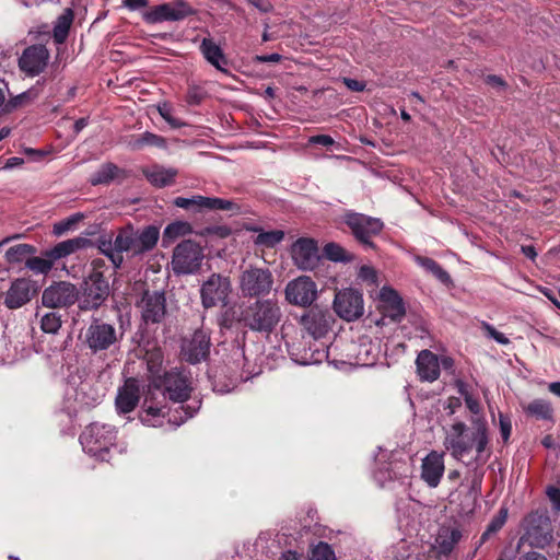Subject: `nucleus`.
<instances>
[{
	"mask_svg": "<svg viewBox=\"0 0 560 560\" xmlns=\"http://www.w3.org/2000/svg\"><path fill=\"white\" fill-rule=\"evenodd\" d=\"M54 259L45 256L37 257L34 255L30 256V259L26 260V268L36 275H47L54 267Z\"/></svg>",
	"mask_w": 560,
	"mask_h": 560,
	"instance_id": "obj_36",
	"label": "nucleus"
},
{
	"mask_svg": "<svg viewBox=\"0 0 560 560\" xmlns=\"http://www.w3.org/2000/svg\"><path fill=\"white\" fill-rule=\"evenodd\" d=\"M462 538L458 528L443 526L439 529L433 548L439 555H450Z\"/></svg>",
	"mask_w": 560,
	"mask_h": 560,
	"instance_id": "obj_26",
	"label": "nucleus"
},
{
	"mask_svg": "<svg viewBox=\"0 0 560 560\" xmlns=\"http://www.w3.org/2000/svg\"><path fill=\"white\" fill-rule=\"evenodd\" d=\"M311 560H336V557L331 547L320 541L312 548Z\"/></svg>",
	"mask_w": 560,
	"mask_h": 560,
	"instance_id": "obj_45",
	"label": "nucleus"
},
{
	"mask_svg": "<svg viewBox=\"0 0 560 560\" xmlns=\"http://www.w3.org/2000/svg\"><path fill=\"white\" fill-rule=\"evenodd\" d=\"M90 241L85 237H74L58 243L52 248L45 252V256L50 257L57 261L63 257L74 254L79 249L86 247Z\"/></svg>",
	"mask_w": 560,
	"mask_h": 560,
	"instance_id": "obj_27",
	"label": "nucleus"
},
{
	"mask_svg": "<svg viewBox=\"0 0 560 560\" xmlns=\"http://www.w3.org/2000/svg\"><path fill=\"white\" fill-rule=\"evenodd\" d=\"M100 249L110 259L115 268H118L121 265L122 255L116 253L115 246L112 245L110 242H102Z\"/></svg>",
	"mask_w": 560,
	"mask_h": 560,
	"instance_id": "obj_50",
	"label": "nucleus"
},
{
	"mask_svg": "<svg viewBox=\"0 0 560 560\" xmlns=\"http://www.w3.org/2000/svg\"><path fill=\"white\" fill-rule=\"evenodd\" d=\"M291 255L294 264L302 270L314 269L319 259L318 247L311 238H299L292 245Z\"/></svg>",
	"mask_w": 560,
	"mask_h": 560,
	"instance_id": "obj_19",
	"label": "nucleus"
},
{
	"mask_svg": "<svg viewBox=\"0 0 560 560\" xmlns=\"http://www.w3.org/2000/svg\"><path fill=\"white\" fill-rule=\"evenodd\" d=\"M192 12L191 8L184 1L159 4L143 14L149 23L164 21H179Z\"/></svg>",
	"mask_w": 560,
	"mask_h": 560,
	"instance_id": "obj_18",
	"label": "nucleus"
},
{
	"mask_svg": "<svg viewBox=\"0 0 560 560\" xmlns=\"http://www.w3.org/2000/svg\"><path fill=\"white\" fill-rule=\"evenodd\" d=\"M174 205L182 209L195 208L197 210H202L206 207V197L200 195H196L190 198L177 197L174 199Z\"/></svg>",
	"mask_w": 560,
	"mask_h": 560,
	"instance_id": "obj_44",
	"label": "nucleus"
},
{
	"mask_svg": "<svg viewBox=\"0 0 560 560\" xmlns=\"http://www.w3.org/2000/svg\"><path fill=\"white\" fill-rule=\"evenodd\" d=\"M203 250L190 240L179 243L173 252L172 268L176 275L196 273L202 262Z\"/></svg>",
	"mask_w": 560,
	"mask_h": 560,
	"instance_id": "obj_7",
	"label": "nucleus"
},
{
	"mask_svg": "<svg viewBox=\"0 0 560 560\" xmlns=\"http://www.w3.org/2000/svg\"><path fill=\"white\" fill-rule=\"evenodd\" d=\"M444 455L432 451L422 459L421 479L430 488H436L444 475Z\"/></svg>",
	"mask_w": 560,
	"mask_h": 560,
	"instance_id": "obj_22",
	"label": "nucleus"
},
{
	"mask_svg": "<svg viewBox=\"0 0 560 560\" xmlns=\"http://www.w3.org/2000/svg\"><path fill=\"white\" fill-rule=\"evenodd\" d=\"M324 253L326 257L331 261H350L352 259V255L347 252L343 247L338 244L329 243L325 246Z\"/></svg>",
	"mask_w": 560,
	"mask_h": 560,
	"instance_id": "obj_40",
	"label": "nucleus"
},
{
	"mask_svg": "<svg viewBox=\"0 0 560 560\" xmlns=\"http://www.w3.org/2000/svg\"><path fill=\"white\" fill-rule=\"evenodd\" d=\"M38 96V93L36 90L34 89H31L20 95H18L15 98H14V105L15 106H22L24 104H27V103H31L33 102L35 98H37Z\"/></svg>",
	"mask_w": 560,
	"mask_h": 560,
	"instance_id": "obj_57",
	"label": "nucleus"
},
{
	"mask_svg": "<svg viewBox=\"0 0 560 560\" xmlns=\"http://www.w3.org/2000/svg\"><path fill=\"white\" fill-rule=\"evenodd\" d=\"M407 470H408V465L406 463H394L390 466V471L387 472L388 477L386 476L385 471H383L382 469H378L375 471L374 478L382 487H384L387 479L393 480V479L401 478L404 476L406 477Z\"/></svg>",
	"mask_w": 560,
	"mask_h": 560,
	"instance_id": "obj_35",
	"label": "nucleus"
},
{
	"mask_svg": "<svg viewBox=\"0 0 560 560\" xmlns=\"http://www.w3.org/2000/svg\"><path fill=\"white\" fill-rule=\"evenodd\" d=\"M142 173L153 186L159 188L172 185L178 174L176 168L162 165H152Z\"/></svg>",
	"mask_w": 560,
	"mask_h": 560,
	"instance_id": "obj_28",
	"label": "nucleus"
},
{
	"mask_svg": "<svg viewBox=\"0 0 560 560\" xmlns=\"http://www.w3.org/2000/svg\"><path fill=\"white\" fill-rule=\"evenodd\" d=\"M232 291L229 277L212 273L200 288V298L203 307L210 308L217 305L226 306Z\"/></svg>",
	"mask_w": 560,
	"mask_h": 560,
	"instance_id": "obj_8",
	"label": "nucleus"
},
{
	"mask_svg": "<svg viewBox=\"0 0 560 560\" xmlns=\"http://www.w3.org/2000/svg\"><path fill=\"white\" fill-rule=\"evenodd\" d=\"M35 283L27 278L13 280L4 293L3 304L9 310H16L27 304L36 294Z\"/></svg>",
	"mask_w": 560,
	"mask_h": 560,
	"instance_id": "obj_16",
	"label": "nucleus"
},
{
	"mask_svg": "<svg viewBox=\"0 0 560 560\" xmlns=\"http://www.w3.org/2000/svg\"><path fill=\"white\" fill-rule=\"evenodd\" d=\"M210 336L205 330H196L189 338L182 342V355L191 363L196 364L206 360L210 352Z\"/></svg>",
	"mask_w": 560,
	"mask_h": 560,
	"instance_id": "obj_17",
	"label": "nucleus"
},
{
	"mask_svg": "<svg viewBox=\"0 0 560 560\" xmlns=\"http://www.w3.org/2000/svg\"><path fill=\"white\" fill-rule=\"evenodd\" d=\"M332 317L327 310L311 308L301 317V325L314 339L324 337L330 329Z\"/></svg>",
	"mask_w": 560,
	"mask_h": 560,
	"instance_id": "obj_20",
	"label": "nucleus"
},
{
	"mask_svg": "<svg viewBox=\"0 0 560 560\" xmlns=\"http://www.w3.org/2000/svg\"><path fill=\"white\" fill-rule=\"evenodd\" d=\"M444 447L451 455L462 460L472 451L476 458H479L486 451L488 444V432L485 421H474V430L470 431L464 422H455L445 430Z\"/></svg>",
	"mask_w": 560,
	"mask_h": 560,
	"instance_id": "obj_2",
	"label": "nucleus"
},
{
	"mask_svg": "<svg viewBox=\"0 0 560 560\" xmlns=\"http://www.w3.org/2000/svg\"><path fill=\"white\" fill-rule=\"evenodd\" d=\"M144 359L149 372V395L144 400L145 418H142V423L153 428L162 427L166 416L165 407L153 405L152 401L158 399V396L174 402L186 401L192 390L191 378L186 372L179 370H172L160 375L163 355L156 346L145 351Z\"/></svg>",
	"mask_w": 560,
	"mask_h": 560,
	"instance_id": "obj_1",
	"label": "nucleus"
},
{
	"mask_svg": "<svg viewBox=\"0 0 560 560\" xmlns=\"http://www.w3.org/2000/svg\"><path fill=\"white\" fill-rule=\"evenodd\" d=\"M159 229L149 226L142 230V252L151 249L159 240Z\"/></svg>",
	"mask_w": 560,
	"mask_h": 560,
	"instance_id": "obj_49",
	"label": "nucleus"
},
{
	"mask_svg": "<svg viewBox=\"0 0 560 560\" xmlns=\"http://www.w3.org/2000/svg\"><path fill=\"white\" fill-rule=\"evenodd\" d=\"M83 219V214L82 213H74L72 214L71 217L56 223L54 225V233L56 235H62L63 233H66L67 231H70L71 229H73V226L79 223L81 220Z\"/></svg>",
	"mask_w": 560,
	"mask_h": 560,
	"instance_id": "obj_47",
	"label": "nucleus"
},
{
	"mask_svg": "<svg viewBox=\"0 0 560 560\" xmlns=\"http://www.w3.org/2000/svg\"><path fill=\"white\" fill-rule=\"evenodd\" d=\"M231 233V229L226 225H213L202 229L197 234L202 237L212 236L217 238H226Z\"/></svg>",
	"mask_w": 560,
	"mask_h": 560,
	"instance_id": "obj_48",
	"label": "nucleus"
},
{
	"mask_svg": "<svg viewBox=\"0 0 560 560\" xmlns=\"http://www.w3.org/2000/svg\"><path fill=\"white\" fill-rule=\"evenodd\" d=\"M78 299L79 291L77 287L67 281H60L46 288L42 294L43 305L51 308L70 306Z\"/></svg>",
	"mask_w": 560,
	"mask_h": 560,
	"instance_id": "obj_14",
	"label": "nucleus"
},
{
	"mask_svg": "<svg viewBox=\"0 0 560 560\" xmlns=\"http://www.w3.org/2000/svg\"><path fill=\"white\" fill-rule=\"evenodd\" d=\"M460 394L464 396L465 404L467 408L475 415L480 412V404L477 398H475L471 394L464 390V385H460L459 388Z\"/></svg>",
	"mask_w": 560,
	"mask_h": 560,
	"instance_id": "obj_54",
	"label": "nucleus"
},
{
	"mask_svg": "<svg viewBox=\"0 0 560 560\" xmlns=\"http://www.w3.org/2000/svg\"><path fill=\"white\" fill-rule=\"evenodd\" d=\"M273 284V277L269 269L249 267L240 277V289L244 296H259L268 294Z\"/></svg>",
	"mask_w": 560,
	"mask_h": 560,
	"instance_id": "obj_9",
	"label": "nucleus"
},
{
	"mask_svg": "<svg viewBox=\"0 0 560 560\" xmlns=\"http://www.w3.org/2000/svg\"><path fill=\"white\" fill-rule=\"evenodd\" d=\"M200 408V400H192L187 406H179L168 417V423L179 427L189 418H192Z\"/></svg>",
	"mask_w": 560,
	"mask_h": 560,
	"instance_id": "obj_33",
	"label": "nucleus"
},
{
	"mask_svg": "<svg viewBox=\"0 0 560 560\" xmlns=\"http://www.w3.org/2000/svg\"><path fill=\"white\" fill-rule=\"evenodd\" d=\"M102 259L92 261V270L83 282L82 292L79 296V307L83 311L100 307L109 295V284L104 277Z\"/></svg>",
	"mask_w": 560,
	"mask_h": 560,
	"instance_id": "obj_3",
	"label": "nucleus"
},
{
	"mask_svg": "<svg viewBox=\"0 0 560 560\" xmlns=\"http://www.w3.org/2000/svg\"><path fill=\"white\" fill-rule=\"evenodd\" d=\"M506 518H508V509L501 508L499 510L498 514L490 521L486 530L483 532L481 539H480V545L483 544L491 535H494L497 532H499L505 524Z\"/></svg>",
	"mask_w": 560,
	"mask_h": 560,
	"instance_id": "obj_39",
	"label": "nucleus"
},
{
	"mask_svg": "<svg viewBox=\"0 0 560 560\" xmlns=\"http://www.w3.org/2000/svg\"><path fill=\"white\" fill-rule=\"evenodd\" d=\"M416 262L427 271L431 272L441 282L448 283L451 281L450 275L435 260L428 257L417 256Z\"/></svg>",
	"mask_w": 560,
	"mask_h": 560,
	"instance_id": "obj_34",
	"label": "nucleus"
},
{
	"mask_svg": "<svg viewBox=\"0 0 560 560\" xmlns=\"http://www.w3.org/2000/svg\"><path fill=\"white\" fill-rule=\"evenodd\" d=\"M247 230L257 233L253 242L256 246L262 248H273L284 238L282 230L264 231L258 226H249Z\"/></svg>",
	"mask_w": 560,
	"mask_h": 560,
	"instance_id": "obj_30",
	"label": "nucleus"
},
{
	"mask_svg": "<svg viewBox=\"0 0 560 560\" xmlns=\"http://www.w3.org/2000/svg\"><path fill=\"white\" fill-rule=\"evenodd\" d=\"M281 560H302V556L296 551L288 550L282 553Z\"/></svg>",
	"mask_w": 560,
	"mask_h": 560,
	"instance_id": "obj_64",
	"label": "nucleus"
},
{
	"mask_svg": "<svg viewBox=\"0 0 560 560\" xmlns=\"http://www.w3.org/2000/svg\"><path fill=\"white\" fill-rule=\"evenodd\" d=\"M248 2L261 12H268L271 9L270 3L265 0H248Z\"/></svg>",
	"mask_w": 560,
	"mask_h": 560,
	"instance_id": "obj_62",
	"label": "nucleus"
},
{
	"mask_svg": "<svg viewBox=\"0 0 560 560\" xmlns=\"http://www.w3.org/2000/svg\"><path fill=\"white\" fill-rule=\"evenodd\" d=\"M334 310L340 318L347 322L360 318L364 313L362 293L351 288L338 291L334 299Z\"/></svg>",
	"mask_w": 560,
	"mask_h": 560,
	"instance_id": "obj_10",
	"label": "nucleus"
},
{
	"mask_svg": "<svg viewBox=\"0 0 560 560\" xmlns=\"http://www.w3.org/2000/svg\"><path fill=\"white\" fill-rule=\"evenodd\" d=\"M117 166L108 163L104 164L96 173L91 177L92 185L105 184L112 180L117 174Z\"/></svg>",
	"mask_w": 560,
	"mask_h": 560,
	"instance_id": "obj_41",
	"label": "nucleus"
},
{
	"mask_svg": "<svg viewBox=\"0 0 560 560\" xmlns=\"http://www.w3.org/2000/svg\"><path fill=\"white\" fill-rule=\"evenodd\" d=\"M546 494L551 502L552 509L555 511H560V488L556 486H548Z\"/></svg>",
	"mask_w": 560,
	"mask_h": 560,
	"instance_id": "obj_56",
	"label": "nucleus"
},
{
	"mask_svg": "<svg viewBox=\"0 0 560 560\" xmlns=\"http://www.w3.org/2000/svg\"><path fill=\"white\" fill-rule=\"evenodd\" d=\"M73 20L74 13L72 8L65 9L62 13L56 19L52 28V37L57 44H62L66 42Z\"/></svg>",
	"mask_w": 560,
	"mask_h": 560,
	"instance_id": "obj_29",
	"label": "nucleus"
},
{
	"mask_svg": "<svg viewBox=\"0 0 560 560\" xmlns=\"http://www.w3.org/2000/svg\"><path fill=\"white\" fill-rule=\"evenodd\" d=\"M255 60L260 63L279 62L282 60V56L277 52L270 55H258L255 57Z\"/></svg>",
	"mask_w": 560,
	"mask_h": 560,
	"instance_id": "obj_60",
	"label": "nucleus"
},
{
	"mask_svg": "<svg viewBox=\"0 0 560 560\" xmlns=\"http://www.w3.org/2000/svg\"><path fill=\"white\" fill-rule=\"evenodd\" d=\"M191 232L192 226L190 225V223L185 221L173 222L165 228L163 233V242H172L175 238L190 234Z\"/></svg>",
	"mask_w": 560,
	"mask_h": 560,
	"instance_id": "obj_38",
	"label": "nucleus"
},
{
	"mask_svg": "<svg viewBox=\"0 0 560 560\" xmlns=\"http://www.w3.org/2000/svg\"><path fill=\"white\" fill-rule=\"evenodd\" d=\"M383 313L393 320H399L405 315L401 298L390 287H383L378 294Z\"/></svg>",
	"mask_w": 560,
	"mask_h": 560,
	"instance_id": "obj_24",
	"label": "nucleus"
},
{
	"mask_svg": "<svg viewBox=\"0 0 560 560\" xmlns=\"http://www.w3.org/2000/svg\"><path fill=\"white\" fill-rule=\"evenodd\" d=\"M116 339V330L109 324L93 323L86 331V342L94 351L109 348Z\"/></svg>",
	"mask_w": 560,
	"mask_h": 560,
	"instance_id": "obj_21",
	"label": "nucleus"
},
{
	"mask_svg": "<svg viewBox=\"0 0 560 560\" xmlns=\"http://www.w3.org/2000/svg\"><path fill=\"white\" fill-rule=\"evenodd\" d=\"M116 434L114 425L94 422L81 433L80 443L88 454L106 460L108 451L115 443Z\"/></svg>",
	"mask_w": 560,
	"mask_h": 560,
	"instance_id": "obj_5",
	"label": "nucleus"
},
{
	"mask_svg": "<svg viewBox=\"0 0 560 560\" xmlns=\"http://www.w3.org/2000/svg\"><path fill=\"white\" fill-rule=\"evenodd\" d=\"M166 315V299L163 292L145 293L142 296V324L156 332Z\"/></svg>",
	"mask_w": 560,
	"mask_h": 560,
	"instance_id": "obj_12",
	"label": "nucleus"
},
{
	"mask_svg": "<svg viewBox=\"0 0 560 560\" xmlns=\"http://www.w3.org/2000/svg\"><path fill=\"white\" fill-rule=\"evenodd\" d=\"M140 396V385L136 377H128L124 386L118 389L116 397V408L119 413H128L138 405Z\"/></svg>",
	"mask_w": 560,
	"mask_h": 560,
	"instance_id": "obj_23",
	"label": "nucleus"
},
{
	"mask_svg": "<svg viewBox=\"0 0 560 560\" xmlns=\"http://www.w3.org/2000/svg\"><path fill=\"white\" fill-rule=\"evenodd\" d=\"M36 253V248L33 245L30 244H18L14 246H11L5 252V260L10 265H18L24 262L26 266V260L30 259L31 255H34Z\"/></svg>",
	"mask_w": 560,
	"mask_h": 560,
	"instance_id": "obj_32",
	"label": "nucleus"
},
{
	"mask_svg": "<svg viewBox=\"0 0 560 560\" xmlns=\"http://www.w3.org/2000/svg\"><path fill=\"white\" fill-rule=\"evenodd\" d=\"M417 372L422 381L434 382L440 376V360L430 350H422L416 360Z\"/></svg>",
	"mask_w": 560,
	"mask_h": 560,
	"instance_id": "obj_25",
	"label": "nucleus"
},
{
	"mask_svg": "<svg viewBox=\"0 0 560 560\" xmlns=\"http://www.w3.org/2000/svg\"><path fill=\"white\" fill-rule=\"evenodd\" d=\"M499 427H500V434L504 443H506L511 436L512 432V422L511 419L504 415L499 413Z\"/></svg>",
	"mask_w": 560,
	"mask_h": 560,
	"instance_id": "obj_52",
	"label": "nucleus"
},
{
	"mask_svg": "<svg viewBox=\"0 0 560 560\" xmlns=\"http://www.w3.org/2000/svg\"><path fill=\"white\" fill-rule=\"evenodd\" d=\"M343 83L351 91L361 92L365 89V83L355 79L345 78Z\"/></svg>",
	"mask_w": 560,
	"mask_h": 560,
	"instance_id": "obj_59",
	"label": "nucleus"
},
{
	"mask_svg": "<svg viewBox=\"0 0 560 560\" xmlns=\"http://www.w3.org/2000/svg\"><path fill=\"white\" fill-rule=\"evenodd\" d=\"M207 210H221V211H235L238 210V206L231 200L218 198V197H206Z\"/></svg>",
	"mask_w": 560,
	"mask_h": 560,
	"instance_id": "obj_43",
	"label": "nucleus"
},
{
	"mask_svg": "<svg viewBox=\"0 0 560 560\" xmlns=\"http://www.w3.org/2000/svg\"><path fill=\"white\" fill-rule=\"evenodd\" d=\"M284 293L290 304L310 306L317 299V285L310 277L301 276L288 282Z\"/></svg>",
	"mask_w": 560,
	"mask_h": 560,
	"instance_id": "obj_13",
	"label": "nucleus"
},
{
	"mask_svg": "<svg viewBox=\"0 0 560 560\" xmlns=\"http://www.w3.org/2000/svg\"><path fill=\"white\" fill-rule=\"evenodd\" d=\"M518 560H547V558L538 552L532 551L522 556Z\"/></svg>",
	"mask_w": 560,
	"mask_h": 560,
	"instance_id": "obj_63",
	"label": "nucleus"
},
{
	"mask_svg": "<svg viewBox=\"0 0 560 560\" xmlns=\"http://www.w3.org/2000/svg\"><path fill=\"white\" fill-rule=\"evenodd\" d=\"M345 223L354 237L365 246H373L371 237L377 235L383 229V222L380 219L357 212L346 213Z\"/></svg>",
	"mask_w": 560,
	"mask_h": 560,
	"instance_id": "obj_11",
	"label": "nucleus"
},
{
	"mask_svg": "<svg viewBox=\"0 0 560 560\" xmlns=\"http://www.w3.org/2000/svg\"><path fill=\"white\" fill-rule=\"evenodd\" d=\"M61 327V318L55 312L46 313L40 318V329L46 334H57Z\"/></svg>",
	"mask_w": 560,
	"mask_h": 560,
	"instance_id": "obj_42",
	"label": "nucleus"
},
{
	"mask_svg": "<svg viewBox=\"0 0 560 560\" xmlns=\"http://www.w3.org/2000/svg\"><path fill=\"white\" fill-rule=\"evenodd\" d=\"M203 57L213 67L219 70H223V66L226 65L225 57L222 49L210 38H205L200 45Z\"/></svg>",
	"mask_w": 560,
	"mask_h": 560,
	"instance_id": "obj_31",
	"label": "nucleus"
},
{
	"mask_svg": "<svg viewBox=\"0 0 560 560\" xmlns=\"http://www.w3.org/2000/svg\"><path fill=\"white\" fill-rule=\"evenodd\" d=\"M551 404L545 399H535L526 407V412L538 419L550 420L552 418Z\"/></svg>",
	"mask_w": 560,
	"mask_h": 560,
	"instance_id": "obj_37",
	"label": "nucleus"
},
{
	"mask_svg": "<svg viewBox=\"0 0 560 560\" xmlns=\"http://www.w3.org/2000/svg\"><path fill=\"white\" fill-rule=\"evenodd\" d=\"M525 539L536 548H545L553 539V528L546 510L529 513L523 522Z\"/></svg>",
	"mask_w": 560,
	"mask_h": 560,
	"instance_id": "obj_6",
	"label": "nucleus"
},
{
	"mask_svg": "<svg viewBox=\"0 0 560 560\" xmlns=\"http://www.w3.org/2000/svg\"><path fill=\"white\" fill-rule=\"evenodd\" d=\"M49 57V50L44 45H32L22 52L19 67L26 75L36 77L44 72Z\"/></svg>",
	"mask_w": 560,
	"mask_h": 560,
	"instance_id": "obj_15",
	"label": "nucleus"
},
{
	"mask_svg": "<svg viewBox=\"0 0 560 560\" xmlns=\"http://www.w3.org/2000/svg\"><path fill=\"white\" fill-rule=\"evenodd\" d=\"M308 143L329 147L335 143V140L328 135H317V136L310 137Z\"/></svg>",
	"mask_w": 560,
	"mask_h": 560,
	"instance_id": "obj_58",
	"label": "nucleus"
},
{
	"mask_svg": "<svg viewBox=\"0 0 560 560\" xmlns=\"http://www.w3.org/2000/svg\"><path fill=\"white\" fill-rule=\"evenodd\" d=\"M133 237L131 232L128 230L121 231L115 238L114 246L117 254L121 255L122 252H127L133 244Z\"/></svg>",
	"mask_w": 560,
	"mask_h": 560,
	"instance_id": "obj_46",
	"label": "nucleus"
},
{
	"mask_svg": "<svg viewBox=\"0 0 560 560\" xmlns=\"http://www.w3.org/2000/svg\"><path fill=\"white\" fill-rule=\"evenodd\" d=\"M143 144L156 148H165L166 142L165 139L161 136L151 132H144L142 133V145Z\"/></svg>",
	"mask_w": 560,
	"mask_h": 560,
	"instance_id": "obj_55",
	"label": "nucleus"
},
{
	"mask_svg": "<svg viewBox=\"0 0 560 560\" xmlns=\"http://www.w3.org/2000/svg\"><path fill=\"white\" fill-rule=\"evenodd\" d=\"M281 308L276 301L257 300L242 313V320L250 330L270 332L281 319Z\"/></svg>",
	"mask_w": 560,
	"mask_h": 560,
	"instance_id": "obj_4",
	"label": "nucleus"
},
{
	"mask_svg": "<svg viewBox=\"0 0 560 560\" xmlns=\"http://www.w3.org/2000/svg\"><path fill=\"white\" fill-rule=\"evenodd\" d=\"M486 81L488 84H490L497 89H504L506 85V83L503 81V79L498 75H488Z\"/></svg>",
	"mask_w": 560,
	"mask_h": 560,
	"instance_id": "obj_61",
	"label": "nucleus"
},
{
	"mask_svg": "<svg viewBox=\"0 0 560 560\" xmlns=\"http://www.w3.org/2000/svg\"><path fill=\"white\" fill-rule=\"evenodd\" d=\"M482 328L485 329V331L487 332V335H488L490 338L494 339L498 343H500V345H509V343H510L509 338H508L504 334H502V332L498 331V330H497L493 326H491L490 324H488V323L483 322V323H482Z\"/></svg>",
	"mask_w": 560,
	"mask_h": 560,
	"instance_id": "obj_53",
	"label": "nucleus"
},
{
	"mask_svg": "<svg viewBox=\"0 0 560 560\" xmlns=\"http://www.w3.org/2000/svg\"><path fill=\"white\" fill-rule=\"evenodd\" d=\"M358 278L371 285L377 284V272L376 270L371 266H361L358 272Z\"/></svg>",
	"mask_w": 560,
	"mask_h": 560,
	"instance_id": "obj_51",
	"label": "nucleus"
}]
</instances>
